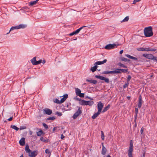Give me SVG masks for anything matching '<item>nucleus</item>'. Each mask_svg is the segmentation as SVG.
<instances>
[{"label":"nucleus","mask_w":157,"mask_h":157,"mask_svg":"<svg viewBox=\"0 0 157 157\" xmlns=\"http://www.w3.org/2000/svg\"><path fill=\"white\" fill-rule=\"evenodd\" d=\"M43 125L45 129H47L48 128V126L46 124L43 123Z\"/></svg>","instance_id":"39"},{"label":"nucleus","mask_w":157,"mask_h":157,"mask_svg":"<svg viewBox=\"0 0 157 157\" xmlns=\"http://www.w3.org/2000/svg\"><path fill=\"white\" fill-rule=\"evenodd\" d=\"M12 119H13V117H11L9 118L8 119V120L9 121H12Z\"/></svg>","instance_id":"55"},{"label":"nucleus","mask_w":157,"mask_h":157,"mask_svg":"<svg viewBox=\"0 0 157 157\" xmlns=\"http://www.w3.org/2000/svg\"><path fill=\"white\" fill-rule=\"evenodd\" d=\"M123 50H121L120 51V54H121L123 53Z\"/></svg>","instance_id":"59"},{"label":"nucleus","mask_w":157,"mask_h":157,"mask_svg":"<svg viewBox=\"0 0 157 157\" xmlns=\"http://www.w3.org/2000/svg\"><path fill=\"white\" fill-rule=\"evenodd\" d=\"M95 77L100 80H104L105 82H108V78H105L102 76L96 75L95 76Z\"/></svg>","instance_id":"7"},{"label":"nucleus","mask_w":157,"mask_h":157,"mask_svg":"<svg viewBox=\"0 0 157 157\" xmlns=\"http://www.w3.org/2000/svg\"><path fill=\"white\" fill-rule=\"evenodd\" d=\"M119 72V74L121 73V72L126 73L128 71V69H118V70Z\"/></svg>","instance_id":"21"},{"label":"nucleus","mask_w":157,"mask_h":157,"mask_svg":"<svg viewBox=\"0 0 157 157\" xmlns=\"http://www.w3.org/2000/svg\"><path fill=\"white\" fill-rule=\"evenodd\" d=\"M98 111L101 112L102 109L103 107V104L101 102H98L97 105Z\"/></svg>","instance_id":"8"},{"label":"nucleus","mask_w":157,"mask_h":157,"mask_svg":"<svg viewBox=\"0 0 157 157\" xmlns=\"http://www.w3.org/2000/svg\"><path fill=\"white\" fill-rule=\"evenodd\" d=\"M26 128V126H21L20 127V130H22L23 129H25Z\"/></svg>","instance_id":"38"},{"label":"nucleus","mask_w":157,"mask_h":157,"mask_svg":"<svg viewBox=\"0 0 157 157\" xmlns=\"http://www.w3.org/2000/svg\"><path fill=\"white\" fill-rule=\"evenodd\" d=\"M10 128L16 131H18L19 129V128H18L14 125H11L10 126Z\"/></svg>","instance_id":"29"},{"label":"nucleus","mask_w":157,"mask_h":157,"mask_svg":"<svg viewBox=\"0 0 157 157\" xmlns=\"http://www.w3.org/2000/svg\"><path fill=\"white\" fill-rule=\"evenodd\" d=\"M75 34H76L75 32L74 31L73 32L70 33L69 34V35H70V36H72L74 35H75Z\"/></svg>","instance_id":"47"},{"label":"nucleus","mask_w":157,"mask_h":157,"mask_svg":"<svg viewBox=\"0 0 157 157\" xmlns=\"http://www.w3.org/2000/svg\"><path fill=\"white\" fill-rule=\"evenodd\" d=\"M144 33L146 37H150L153 36L152 28L151 26L145 28L144 30Z\"/></svg>","instance_id":"1"},{"label":"nucleus","mask_w":157,"mask_h":157,"mask_svg":"<svg viewBox=\"0 0 157 157\" xmlns=\"http://www.w3.org/2000/svg\"><path fill=\"white\" fill-rule=\"evenodd\" d=\"M25 151L26 153H28V154L30 153L31 151L29 148V146L28 145H26L25 147Z\"/></svg>","instance_id":"23"},{"label":"nucleus","mask_w":157,"mask_h":157,"mask_svg":"<svg viewBox=\"0 0 157 157\" xmlns=\"http://www.w3.org/2000/svg\"><path fill=\"white\" fill-rule=\"evenodd\" d=\"M43 110L44 113L47 115H50L52 113V110L49 109L45 108Z\"/></svg>","instance_id":"13"},{"label":"nucleus","mask_w":157,"mask_h":157,"mask_svg":"<svg viewBox=\"0 0 157 157\" xmlns=\"http://www.w3.org/2000/svg\"><path fill=\"white\" fill-rule=\"evenodd\" d=\"M137 50L139 51H144V48H139L137 49Z\"/></svg>","instance_id":"32"},{"label":"nucleus","mask_w":157,"mask_h":157,"mask_svg":"<svg viewBox=\"0 0 157 157\" xmlns=\"http://www.w3.org/2000/svg\"><path fill=\"white\" fill-rule=\"evenodd\" d=\"M101 139L103 140L104 139V135L102 131H101Z\"/></svg>","instance_id":"35"},{"label":"nucleus","mask_w":157,"mask_h":157,"mask_svg":"<svg viewBox=\"0 0 157 157\" xmlns=\"http://www.w3.org/2000/svg\"><path fill=\"white\" fill-rule=\"evenodd\" d=\"M133 144L132 140L130 141V146L128 149V152H132Z\"/></svg>","instance_id":"12"},{"label":"nucleus","mask_w":157,"mask_h":157,"mask_svg":"<svg viewBox=\"0 0 157 157\" xmlns=\"http://www.w3.org/2000/svg\"><path fill=\"white\" fill-rule=\"evenodd\" d=\"M141 0H134L132 4H135L137 2L140 1Z\"/></svg>","instance_id":"42"},{"label":"nucleus","mask_w":157,"mask_h":157,"mask_svg":"<svg viewBox=\"0 0 157 157\" xmlns=\"http://www.w3.org/2000/svg\"><path fill=\"white\" fill-rule=\"evenodd\" d=\"M142 100L141 95H140L139 97V100L138 104V108H140L142 106Z\"/></svg>","instance_id":"10"},{"label":"nucleus","mask_w":157,"mask_h":157,"mask_svg":"<svg viewBox=\"0 0 157 157\" xmlns=\"http://www.w3.org/2000/svg\"><path fill=\"white\" fill-rule=\"evenodd\" d=\"M97 67V66H95L93 67H92L90 68V70L91 71L93 72H94L96 70Z\"/></svg>","instance_id":"28"},{"label":"nucleus","mask_w":157,"mask_h":157,"mask_svg":"<svg viewBox=\"0 0 157 157\" xmlns=\"http://www.w3.org/2000/svg\"><path fill=\"white\" fill-rule=\"evenodd\" d=\"M128 155L129 157H133L132 152H128Z\"/></svg>","instance_id":"41"},{"label":"nucleus","mask_w":157,"mask_h":157,"mask_svg":"<svg viewBox=\"0 0 157 157\" xmlns=\"http://www.w3.org/2000/svg\"><path fill=\"white\" fill-rule=\"evenodd\" d=\"M105 48L106 49H108V44L105 47Z\"/></svg>","instance_id":"60"},{"label":"nucleus","mask_w":157,"mask_h":157,"mask_svg":"<svg viewBox=\"0 0 157 157\" xmlns=\"http://www.w3.org/2000/svg\"><path fill=\"white\" fill-rule=\"evenodd\" d=\"M43 133L42 130H40V131L36 132V135L37 136H40Z\"/></svg>","instance_id":"27"},{"label":"nucleus","mask_w":157,"mask_h":157,"mask_svg":"<svg viewBox=\"0 0 157 157\" xmlns=\"http://www.w3.org/2000/svg\"><path fill=\"white\" fill-rule=\"evenodd\" d=\"M26 25H23V24H20L18 26H17L15 27H13L11 28L10 31L9 32L7 33V34H8L11 30H13L14 29H19L21 28H25L26 27Z\"/></svg>","instance_id":"4"},{"label":"nucleus","mask_w":157,"mask_h":157,"mask_svg":"<svg viewBox=\"0 0 157 157\" xmlns=\"http://www.w3.org/2000/svg\"><path fill=\"white\" fill-rule=\"evenodd\" d=\"M68 95L67 94H65L63 95V98L66 100L67 98H68Z\"/></svg>","instance_id":"48"},{"label":"nucleus","mask_w":157,"mask_h":157,"mask_svg":"<svg viewBox=\"0 0 157 157\" xmlns=\"http://www.w3.org/2000/svg\"><path fill=\"white\" fill-rule=\"evenodd\" d=\"M145 157V153H144L143 154L142 157Z\"/></svg>","instance_id":"63"},{"label":"nucleus","mask_w":157,"mask_h":157,"mask_svg":"<svg viewBox=\"0 0 157 157\" xmlns=\"http://www.w3.org/2000/svg\"><path fill=\"white\" fill-rule=\"evenodd\" d=\"M129 85L128 82H127L124 85L123 87L124 88H125L127 87Z\"/></svg>","instance_id":"34"},{"label":"nucleus","mask_w":157,"mask_h":157,"mask_svg":"<svg viewBox=\"0 0 157 157\" xmlns=\"http://www.w3.org/2000/svg\"><path fill=\"white\" fill-rule=\"evenodd\" d=\"M136 114H135V118H136V119H137V114H138L137 113H135Z\"/></svg>","instance_id":"58"},{"label":"nucleus","mask_w":157,"mask_h":157,"mask_svg":"<svg viewBox=\"0 0 157 157\" xmlns=\"http://www.w3.org/2000/svg\"><path fill=\"white\" fill-rule=\"evenodd\" d=\"M101 112L98 111L97 113H95L92 117L93 119H95L100 113Z\"/></svg>","instance_id":"19"},{"label":"nucleus","mask_w":157,"mask_h":157,"mask_svg":"<svg viewBox=\"0 0 157 157\" xmlns=\"http://www.w3.org/2000/svg\"><path fill=\"white\" fill-rule=\"evenodd\" d=\"M117 45L115 44H109V50L111 49L114 48L115 47H117Z\"/></svg>","instance_id":"16"},{"label":"nucleus","mask_w":157,"mask_h":157,"mask_svg":"<svg viewBox=\"0 0 157 157\" xmlns=\"http://www.w3.org/2000/svg\"><path fill=\"white\" fill-rule=\"evenodd\" d=\"M56 113L59 116H60L62 115V114L61 113L59 112H57Z\"/></svg>","instance_id":"49"},{"label":"nucleus","mask_w":157,"mask_h":157,"mask_svg":"<svg viewBox=\"0 0 157 157\" xmlns=\"http://www.w3.org/2000/svg\"><path fill=\"white\" fill-rule=\"evenodd\" d=\"M86 82H89L90 83H93L94 84H96L97 83V81L95 80H92V79L89 80L87 79H86Z\"/></svg>","instance_id":"17"},{"label":"nucleus","mask_w":157,"mask_h":157,"mask_svg":"<svg viewBox=\"0 0 157 157\" xmlns=\"http://www.w3.org/2000/svg\"><path fill=\"white\" fill-rule=\"evenodd\" d=\"M76 100H78V101H81L82 100H81L80 98H76Z\"/></svg>","instance_id":"61"},{"label":"nucleus","mask_w":157,"mask_h":157,"mask_svg":"<svg viewBox=\"0 0 157 157\" xmlns=\"http://www.w3.org/2000/svg\"><path fill=\"white\" fill-rule=\"evenodd\" d=\"M75 93L77 96H79L81 98L84 97V93H81V91L79 89L76 88L75 89Z\"/></svg>","instance_id":"6"},{"label":"nucleus","mask_w":157,"mask_h":157,"mask_svg":"<svg viewBox=\"0 0 157 157\" xmlns=\"http://www.w3.org/2000/svg\"><path fill=\"white\" fill-rule=\"evenodd\" d=\"M57 128V127H54L53 129V130H52V131H53V132H54V131H55V130L56 129V128Z\"/></svg>","instance_id":"56"},{"label":"nucleus","mask_w":157,"mask_h":157,"mask_svg":"<svg viewBox=\"0 0 157 157\" xmlns=\"http://www.w3.org/2000/svg\"><path fill=\"white\" fill-rule=\"evenodd\" d=\"M66 100V99L64 98L63 97L62 98L61 100H60V102L61 103H63V102L65 101Z\"/></svg>","instance_id":"44"},{"label":"nucleus","mask_w":157,"mask_h":157,"mask_svg":"<svg viewBox=\"0 0 157 157\" xmlns=\"http://www.w3.org/2000/svg\"><path fill=\"white\" fill-rule=\"evenodd\" d=\"M39 0H36L33 1H31L29 3V5L30 6H33L35 5Z\"/></svg>","instance_id":"25"},{"label":"nucleus","mask_w":157,"mask_h":157,"mask_svg":"<svg viewBox=\"0 0 157 157\" xmlns=\"http://www.w3.org/2000/svg\"><path fill=\"white\" fill-rule=\"evenodd\" d=\"M117 70L118 69H117L114 71H109V74H119V72Z\"/></svg>","instance_id":"22"},{"label":"nucleus","mask_w":157,"mask_h":157,"mask_svg":"<svg viewBox=\"0 0 157 157\" xmlns=\"http://www.w3.org/2000/svg\"><path fill=\"white\" fill-rule=\"evenodd\" d=\"M154 58V56H153L152 54H148L147 56V58L148 59H152Z\"/></svg>","instance_id":"26"},{"label":"nucleus","mask_w":157,"mask_h":157,"mask_svg":"<svg viewBox=\"0 0 157 157\" xmlns=\"http://www.w3.org/2000/svg\"><path fill=\"white\" fill-rule=\"evenodd\" d=\"M144 51H154L155 52L156 51V49L155 48H144Z\"/></svg>","instance_id":"18"},{"label":"nucleus","mask_w":157,"mask_h":157,"mask_svg":"<svg viewBox=\"0 0 157 157\" xmlns=\"http://www.w3.org/2000/svg\"><path fill=\"white\" fill-rule=\"evenodd\" d=\"M135 108V113H138V108Z\"/></svg>","instance_id":"51"},{"label":"nucleus","mask_w":157,"mask_h":157,"mask_svg":"<svg viewBox=\"0 0 157 157\" xmlns=\"http://www.w3.org/2000/svg\"><path fill=\"white\" fill-rule=\"evenodd\" d=\"M107 61V59H105L102 61H97L94 64V65L97 66L98 65L103 64L105 63Z\"/></svg>","instance_id":"11"},{"label":"nucleus","mask_w":157,"mask_h":157,"mask_svg":"<svg viewBox=\"0 0 157 157\" xmlns=\"http://www.w3.org/2000/svg\"><path fill=\"white\" fill-rule=\"evenodd\" d=\"M108 108V106H106L105 108V109L103 110L102 111V112H105V111H107V109Z\"/></svg>","instance_id":"45"},{"label":"nucleus","mask_w":157,"mask_h":157,"mask_svg":"<svg viewBox=\"0 0 157 157\" xmlns=\"http://www.w3.org/2000/svg\"><path fill=\"white\" fill-rule=\"evenodd\" d=\"M102 145V149L101 151V154L104 155H105L107 151V149L105 147H104V146L103 145V143H102L101 144Z\"/></svg>","instance_id":"14"},{"label":"nucleus","mask_w":157,"mask_h":157,"mask_svg":"<svg viewBox=\"0 0 157 157\" xmlns=\"http://www.w3.org/2000/svg\"><path fill=\"white\" fill-rule=\"evenodd\" d=\"M152 60L157 61V57H155L154 56V58L152 59Z\"/></svg>","instance_id":"52"},{"label":"nucleus","mask_w":157,"mask_h":157,"mask_svg":"<svg viewBox=\"0 0 157 157\" xmlns=\"http://www.w3.org/2000/svg\"><path fill=\"white\" fill-rule=\"evenodd\" d=\"M138 61L143 62H144L145 60L144 59H141L138 60Z\"/></svg>","instance_id":"54"},{"label":"nucleus","mask_w":157,"mask_h":157,"mask_svg":"<svg viewBox=\"0 0 157 157\" xmlns=\"http://www.w3.org/2000/svg\"><path fill=\"white\" fill-rule=\"evenodd\" d=\"M31 62L32 64L33 65L39 64L41 63H42L43 64H44L46 62L44 59H40L39 60L37 61L36 59V57H34L31 60Z\"/></svg>","instance_id":"2"},{"label":"nucleus","mask_w":157,"mask_h":157,"mask_svg":"<svg viewBox=\"0 0 157 157\" xmlns=\"http://www.w3.org/2000/svg\"><path fill=\"white\" fill-rule=\"evenodd\" d=\"M82 113V108L79 107L78 110L73 115L72 117L74 119H75Z\"/></svg>","instance_id":"5"},{"label":"nucleus","mask_w":157,"mask_h":157,"mask_svg":"<svg viewBox=\"0 0 157 157\" xmlns=\"http://www.w3.org/2000/svg\"><path fill=\"white\" fill-rule=\"evenodd\" d=\"M125 56L128 57V58L132 59H134L136 60H137L138 59L136 57L132 56L129 55L128 54H126L125 55Z\"/></svg>","instance_id":"20"},{"label":"nucleus","mask_w":157,"mask_h":157,"mask_svg":"<svg viewBox=\"0 0 157 157\" xmlns=\"http://www.w3.org/2000/svg\"><path fill=\"white\" fill-rule=\"evenodd\" d=\"M117 65L120 67H122L127 68V67L126 66L124 65V64L121 63H118L117 64Z\"/></svg>","instance_id":"31"},{"label":"nucleus","mask_w":157,"mask_h":157,"mask_svg":"<svg viewBox=\"0 0 157 157\" xmlns=\"http://www.w3.org/2000/svg\"><path fill=\"white\" fill-rule=\"evenodd\" d=\"M86 27V26H82V27H80V28L77 29L75 31L76 34H78L80 32V31H81V30L82 29H83V28Z\"/></svg>","instance_id":"24"},{"label":"nucleus","mask_w":157,"mask_h":157,"mask_svg":"<svg viewBox=\"0 0 157 157\" xmlns=\"http://www.w3.org/2000/svg\"><path fill=\"white\" fill-rule=\"evenodd\" d=\"M80 104L82 105H92L94 103V102L92 101H86L85 100H81L79 102Z\"/></svg>","instance_id":"3"},{"label":"nucleus","mask_w":157,"mask_h":157,"mask_svg":"<svg viewBox=\"0 0 157 157\" xmlns=\"http://www.w3.org/2000/svg\"><path fill=\"white\" fill-rule=\"evenodd\" d=\"M40 140L41 141L44 142H47V140H45L43 137H41L40 138Z\"/></svg>","instance_id":"33"},{"label":"nucleus","mask_w":157,"mask_h":157,"mask_svg":"<svg viewBox=\"0 0 157 157\" xmlns=\"http://www.w3.org/2000/svg\"><path fill=\"white\" fill-rule=\"evenodd\" d=\"M54 102L58 104H60L61 103L60 101H59L56 98L55 99Z\"/></svg>","instance_id":"36"},{"label":"nucleus","mask_w":157,"mask_h":157,"mask_svg":"<svg viewBox=\"0 0 157 157\" xmlns=\"http://www.w3.org/2000/svg\"><path fill=\"white\" fill-rule=\"evenodd\" d=\"M37 154V151H34L33 152H31L28 155L29 156L31 157H35Z\"/></svg>","instance_id":"9"},{"label":"nucleus","mask_w":157,"mask_h":157,"mask_svg":"<svg viewBox=\"0 0 157 157\" xmlns=\"http://www.w3.org/2000/svg\"><path fill=\"white\" fill-rule=\"evenodd\" d=\"M45 152L46 154H49L50 153V151L48 149H47L45 151Z\"/></svg>","instance_id":"46"},{"label":"nucleus","mask_w":157,"mask_h":157,"mask_svg":"<svg viewBox=\"0 0 157 157\" xmlns=\"http://www.w3.org/2000/svg\"><path fill=\"white\" fill-rule=\"evenodd\" d=\"M131 78V77L130 75H128L127 79V82H128Z\"/></svg>","instance_id":"40"},{"label":"nucleus","mask_w":157,"mask_h":157,"mask_svg":"<svg viewBox=\"0 0 157 157\" xmlns=\"http://www.w3.org/2000/svg\"><path fill=\"white\" fill-rule=\"evenodd\" d=\"M134 126L135 128L137 127V123H135V124H134Z\"/></svg>","instance_id":"64"},{"label":"nucleus","mask_w":157,"mask_h":157,"mask_svg":"<svg viewBox=\"0 0 157 157\" xmlns=\"http://www.w3.org/2000/svg\"><path fill=\"white\" fill-rule=\"evenodd\" d=\"M144 128L143 127H142L140 131L141 134H142V133L143 132V131H144Z\"/></svg>","instance_id":"50"},{"label":"nucleus","mask_w":157,"mask_h":157,"mask_svg":"<svg viewBox=\"0 0 157 157\" xmlns=\"http://www.w3.org/2000/svg\"><path fill=\"white\" fill-rule=\"evenodd\" d=\"M130 98H131L130 97V96H128L127 97V98L128 99V100H129L130 99Z\"/></svg>","instance_id":"62"},{"label":"nucleus","mask_w":157,"mask_h":157,"mask_svg":"<svg viewBox=\"0 0 157 157\" xmlns=\"http://www.w3.org/2000/svg\"><path fill=\"white\" fill-rule=\"evenodd\" d=\"M20 145L21 146H24L25 144V138H22L19 141Z\"/></svg>","instance_id":"15"},{"label":"nucleus","mask_w":157,"mask_h":157,"mask_svg":"<svg viewBox=\"0 0 157 157\" xmlns=\"http://www.w3.org/2000/svg\"><path fill=\"white\" fill-rule=\"evenodd\" d=\"M148 54H144L143 55V56H144L145 57L147 58V56Z\"/></svg>","instance_id":"53"},{"label":"nucleus","mask_w":157,"mask_h":157,"mask_svg":"<svg viewBox=\"0 0 157 157\" xmlns=\"http://www.w3.org/2000/svg\"><path fill=\"white\" fill-rule=\"evenodd\" d=\"M121 60L122 61L126 62V61H127V59L126 58L124 57H121Z\"/></svg>","instance_id":"43"},{"label":"nucleus","mask_w":157,"mask_h":157,"mask_svg":"<svg viewBox=\"0 0 157 157\" xmlns=\"http://www.w3.org/2000/svg\"><path fill=\"white\" fill-rule=\"evenodd\" d=\"M64 136L63 135V134H62L61 136V139H63L64 138Z\"/></svg>","instance_id":"57"},{"label":"nucleus","mask_w":157,"mask_h":157,"mask_svg":"<svg viewBox=\"0 0 157 157\" xmlns=\"http://www.w3.org/2000/svg\"><path fill=\"white\" fill-rule=\"evenodd\" d=\"M55 119V118L54 117H49L47 118L48 120H51L52 121L54 120Z\"/></svg>","instance_id":"37"},{"label":"nucleus","mask_w":157,"mask_h":157,"mask_svg":"<svg viewBox=\"0 0 157 157\" xmlns=\"http://www.w3.org/2000/svg\"><path fill=\"white\" fill-rule=\"evenodd\" d=\"M129 16L126 17L123 20L121 21V22L127 21L129 20Z\"/></svg>","instance_id":"30"}]
</instances>
